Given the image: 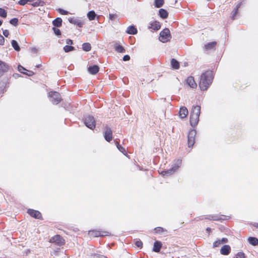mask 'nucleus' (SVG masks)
Returning a JSON list of instances; mask_svg holds the SVG:
<instances>
[{
  "instance_id": "6e6d98bb",
  "label": "nucleus",
  "mask_w": 258,
  "mask_h": 258,
  "mask_svg": "<svg viewBox=\"0 0 258 258\" xmlns=\"http://www.w3.org/2000/svg\"><path fill=\"white\" fill-rule=\"evenodd\" d=\"M66 43L68 44V45H71L73 44V41L72 39H67L66 40Z\"/></svg>"
},
{
  "instance_id": "423d86ee",
  "label": "nucleus",
  "mask_w": 258,
  "mask_h": 258,
  "mask_svg": "<svg viewBox=\"0 0 258 258\" xmlns=\"http://www.w3.org/2000/svg\"><path fill=\"white\" fill-rule=\"evenodd\" d=\"M12 69V67L8 63L0 60V78L3 77L5 73H7Z\"/></svg>"
},
{
  "instance_id": "dca6fc26",
  "label": "nucleus",
  "mask_w": 258,
  "mask_h": 258,
  "mask_svg": "<svg viewBox=\"0 0 258 258\" xmlns=\"http://www.w3.org/2000/svg\"><path fill=\"white\" fill-rule=\"evenodd\" d=\"M188 111L185 106L181 107L179 111V116L181 118H184L186 117Z\"/></svg>"
},
{
  "instance_id": "cd10ccee",
  "label": "nucleus",
  "mask_w": 258,
  "mask_h": 258,
  "mask_svg": "<svg viewBox=\"0 0 258 258\" xmlns=\"http://www.w3.org/2000/svg\"><path fill=\"white\" fill-rule=\"evenodd\" d=\"M150 27L152 28L154 30H158L161 28V25L160 22L158 21H155L151 23Z\"/></svg>"
},
{
  "instance_id": "603ef678",
  "label": "nucleus",
  "mask_w": 258,
  "mask_h": 258,
  "mask_svg": "<svg viewBox=\"0 0 258 258\" xmlns=\"http://www.w3.org/2000/svg\"><path fill=\"white\" fill-rule=\"evenodd\" d=\"M130 58V56L129 55L126 54L123 56L122 59L123 61H126L129 60Z\"/></svg>"
},
{
  "instance_id": "393cba45",
  "label": "nucleus",
  "mask_w": 258,
  "mask_h": 258,
  "mask_svg": "<svg viewBox=\"0 0 258 258\" xmlns=\"http://www.w3.org/2000/svg\"><path fill=\"white\" fill-rule=\"evenodd\" d=\"M171 65L173 69L177 70L179 68L180 65L179 62L174 58L171 60Z\"/></svg>"
},
{
  "instance_id": "20e7f679",
  "label": "nucleus",
  "mask_w": 258,
  "mask_h": 258,
  "mask_svg": "<svg viewBox=\"0 0 258 258\" xmlns=\"http://www.w3.org/2000/svg\"><path fill=\"white\" fill-rule=\"evenodd\" d=\"M50 101L53 104H57L61 101L60 94L56 91H51L48 93Z\"/></svg>"
},
{
  "instance_id": "680f3d73",
  "label": "nucleus",
  "mask_w": 258,
  "mask_h": 258,
  "mask_svg": "<svg viewBox=\"0 0 258 258\" xmlns=\"http://www.w3.org/2000/svg\"><path fill=\"white\" fill-rule=\"evenodd\" d=\"M206 231L207 232H208L209 233L211 231V229L209 227H208L206 229Z\"/></svg>"
},
{
  "instance_id": "3c124183",
  "label": "nucleus",
  "mask_w": 258,
  "mask_h": 258,
  "mask_svg": "<svg viewBox=\"0 0 258 258\" xmlns=\"http://www.w3.org/2000/svg\"><path fill=\"white\" fill-rule=\"evenodd\" d=\"M93 258H107V257L103 255H101V254H94L93 255Z\"/></svg>"
},
{
  "instance_id": "052dcab7",
  "label": "nucleus",
  "mask_w": 258,
  "mask_h": 258,
  "mask_svg": "<svg viewBox=\"0 0 258 258\" xmlns=\"http://www.w3.org/2000/svg\"><path fill=\"white\" fill-rule=\"evenodd\" d=\"M13 76L15 78H17L20 76V75L19 74L17 73L14 74Z\"/></svg>"
},
{
  "instance_id": "5701e85b",
  "label": "nucleus",
  "mask_w": 258,
  "mask_h": 258,
  "mask_svg": "<svg viewBox=\"0 0 258 258\" xmlns=\"http://www.w3.org/2000/svg\"><path fill=\"white\" fill-rule=\"evenodd\" d=\"M62 20L60 18H56L52 21V25L54 27H60L62 25Z\"/></svg>"
},
{
  "instance_id": "4d7b16f0",
  "label": "nucleus",
  "mask_w": 258,
  "mask_h": 258,
  "mask_svg": "<svg viewBox=\"0 0 258 258\" xmlns=\"http://www.w3.org/2000/svg\"><path fill=\"white\" fill-rule=\"evenodd\" d=\"M3 34L5 37H8L9 35V31L8 30H5L3 31Z\"/></svg>"
},
{
  "instance_id": "c9c22d12",
  "label": "nucleus",
  "mask_w": 258,
  "mask_h": 258,
  "mask_svg": "<svg viewBox=\"0 0 258 258\" xmlns=\"http://www.w3.org/2000/svg\"><path fill=\"white\" fill-rule=\"evenodd\" d=\"M63 50L65 52H69L70 51H72L75 50V48L74 46L71 45H65L63 48Z\"/></svg>"
},
{
  "instance_id": "ea45409f",
  "label": "nucleus",
  "mask_w": 258,
  "mask_h": 258,
  "mask_svg": "<svg viewBox=\"0 0 258 258\" xmlns=\"http://www.w3.org/2000/svg\"><path fill=\"white\" fill-rule=\"evenodd\" d=\"M44 4V2L42 1L38 0L32 4V6L33 7H38L39 6H43Z\"/></svg>"
},
{
  "instance_id": "a19ab883",
  "label": "nucleus",
  "mask_w": 258,
  "mask_h": 258,
  "mask_svg": "<svg viewBox=\"0 0 258 258\" xmlns=\"http://www.w3.org/2000/svg\"><path fill=\"white\" fill-rule=\"evenodd\" d=\"M52 30H53V31L54 32V33L55 34V35H56L57 36H59L61 35V31L57 28H56V27H53L52 28Z\"/></svg>"
},
{
  "instance_id": "473e14b6",
  "label": "nucleus",
  "mask_w": 258,
  "mask_h": 258,
  "mask_svg": "<svg viewBox=\"0 0 258 258\" xmlns=\"http://www.w3.org/2000/svg\"><path fill=\"white\" fill-rule=\"evenodd\" d=\"M164 4V0H154V6L156 8H159L163 6Z\"/></svg>"
},
{
  "instance_id": "4be33fe9",
  "label": "nucleus",
  "mask_w": 258,
  "mask_h": 258,
  "mask_svg": "<svg viewBox=\"0 0 258 258\" xmlns=\"http://www.w3.org/2000/svg\"><path fill=\"white\" fill-rule=\"evenodd\" d=\"M159 15L163 19H165L168 17V12L164 9L159 10Z\"/></svg>"
},
{
  "instance_id": "7ed1b4c3",
  "label": "nucleus",
  "mask_w": 258,
  "mask_h": 258,
  "mask_svg": "<svg viewBox=\"0 0 258 258\" xmlns=\"http://www.w3.org/2000/svg\"><path fill=\"white\" fill-rule=\"evenodd\" d=\"M171 37L169 29L168 28H165L160 32L159 39L161 42L166 43L170 41Z\"/></svg>"
},
{
  "instance_id": "6e6552de",
  "label": "nucleus",
  "mask_w": 258,
  "mask_h": 258,
  "mask_svg": "<svg viewBox=\"0 0 258 258\" xmlns=\"http://www.w3.org/2000/svg\"><path fill=\"white\" fill-rule=\"evenodd\" d=\"M49 242L51 243H54L58 246H62L64 244V239L59 235H56L53 237H52Z\"/></svg>"
},
{
  "instance_id": "9d476101",
  "label": "nucleus",
  "mask_w": 258,
  "mask_h": 258,
  "mask_svg": "<svg viewBox=\"0 0 258 258\" xmlns=\"http://www.w3.org/2000/svg\"><path fill=\"white\" fill-rule=\"evenodd\" d=\"M89 234L94 237L108 236L110 234V233L109 232L102 231L99 230L89 231Z\"/></svg>"
},
{
  "instance_id": "1a4fd4ad",
  "label": "nucleus",
  "mask_w": 258,
  "mask_h": 258,
  "mask_svg": "<svg viewBox=\"0 0 258 258\" xmlns=\"http://www.w3.org/2000/svg\"><path fill=\"white\" fill-rule=\"evenodd\" d=\"M104 138L107 142H110L112 139V131L110 127L106 125L103 132Z\"/></svg>"
},
{
  "instance_id": "f3484780",
  "label": "nucleus",
  "mask_w": 258,
  "mask_h": 258,
  "mask_svg": "<svg viewBox=\"0 0 258 258\" xmlns=\"http://www.w3.org/2000/svg\"><path fill=\"white\" fill-rule=\"evenodd\" d=\"M231 251V247L228 245H223L221 249L220 253L223 255H228Z\"/></svg>"
},
{
  "instance_id": "f03ea898",
  "label": "nucleus",
  "mask_w": 258,
  "mask_h": 258,
  "mask_svg": "<svg viewBox=\"0 0 258 258\" xmlns=\"http://www.w3.org/2000/svg\"><path fill=\"white\" fill-rule=\"evenodd\" d=\"M201 113V106L199 105L193 106L190 115V124L192 127H195L199 121V116Z\"/></svg>"
},
{
  "instance_id": "5fc2aeb1",
  "label": "nucleus",
  "mask_w": 258,
  "mask_h": 258,
  "mask_svg": "<svg viewBox=\"0 0 258 258\" xmlns=\"http://www.w3.org/2000/svg\"><path fill=\"white\" fill-rule=\"evenodd\" d=\"M27 71L28 73L26 72V74H25L27 75L28 76L31 77V76H32L34 74V72L31 71L27 70Z\"/></svg>"
},
{
  "instance_id": "c03bdc74",
  "label": "nucleus",
  "mask_w": 258,
  "mask_h": 258,
  "mask_svg": "<svg viewBox=\"0 0 258 258\" xmlns=\"http://www.w3.org/2000/svg\"><path fill=\"white\" fill-rule=\"evenodd\" d=\"M207 219L209 220H214V221H218L220 220L219 218H218V216L216 215H210Z\"/></svg>"
},
{
  "instance_id": "c756f323",
  "label": "nucleus",
  "mask_w": 258,
  "mask_h": 258,
  "mask_svg": "<svg viewBox=\"0 0 258 258\" xmlns=\"http://www.w3.org/2000/svg\"><path fill=\"white\" fill-rule=\"evenodd\" d=\"M11 44L12 47L16 51H19L20 50V47L16 40H13L11 41Z\"/></svg>"
},
{
  "instance_id": "39448f33",
  "label": "nucleus",
  "mask_w": 258,
  "mask_h": 258,
  "mask_svg": "<svg viewBox=\"0 0 258 258\" xmlns=\"http://www.w3.org/2000/svg\"><path fill=\"white\" fill-rule=\"evenodd\" d=\"M84 124L91 130H94L96 127V121L93 116H87L84 119Z\"/></svg>"
},
{
  "instance_id": "a18cd8bd",
  "label": "nucleus",
  "mask_w": 258,
  "mask_h": 258,
  "mask_svg": "<svg viewBox=\"0 0 258 258\" xmlns=\"http://www.w3.org/2000/svg\"><path fill=\"white\" fill-rule=\"evenodd\" d=\"M18 71L21 73H22V74H26V72H23V71H27L25 68H24L23 66H22L21 65L19 64L18 67Z\"/></svg>"
},
{
  "instance_id": "338daca9",
  "label": "nucleus",
  "mask_w": 258,
  "mask_h": 258,
  "mask_svg": "<svg viewBox=\"0 0 258 258\" xmlns=\"http://www.w3.org/2000/svg\"><path fill=\"white\" fill-rule=\"evenodd\" d=\"M255 226L258 227V224H257V226L255 225Z\"/></svg>"
},
{
  "instance_id": "4468645a",
  "label": "nucleus",
  "mask_w": 258,
  "mask_h": 258,
  "mask_svg": "<svg viewBox=\"0 0 258 258\" xmlns=\"http://www.w3.org/2000/svg\"><path fill=\"white\" fill-rule=\"evenodd\" d=\"M8 78L6 77L0 81V94H3L6 91V87L7 84L8 83Z\"/></svg>"
},
{
  "instance_id": "72a5a7b5",
  "label": "nucleus",
  "mask_w": 258,
  "mask_h": 258,
  "mask_svg": "<svg viewBox=\"0 0 258 258\" xmlns=\"http://www.w3.org/2000/svg\"><path fill=\"white\" fill-rule=\"evenodd\" d=\"M115 142V144L116 146V147L118 149V150L121 152L122 153H123L124 155L126 154V151L124 148L121 146L119 143L117 141H114Z\"/></svg>"
},
{
  "instance_id": "58836bf2",
  "label": "nucleus",
  "mask_w": 258,
  "mask_h": 258,
  "mask_svg": "<svg viewBox=\"0 0 258 258\" xmlns=\"http://www.w3.org/2000/svg\"><path fill=\"white\" fill-rule=\"evenodd\" d=\"M35 0H20L18 2V4L21 6H24L26 4H27L28 2H32L34 1Z\"/></svg>"
},
{
  "instance_id": "aec40b11",
  "label": "nucleus",
  "mask_w": 258,
  "mask_h": 258,
  "mask_svg": "<svg viewBox=\"0 0 258 258\" xmlns=\"http://www.w3.org/2000/svg\"><path fill=\"white\" fill-rule=\"evenodd\" d=\"M182 163V160L181 159H177L174 161V163L172 165L171 168L175 172L176 171L178 168L180 166Z\"/></svg>"
},
{
  "instance_id": "ddd939ff",
  "label": "nucleus",
  "mask_w": 258,
  "mask_h": 258,
  "mask_svg": "<svg viewBox=\"0 0 258 258\" xmlns=\"http://www.w3.org/2000/svg\"><path fill=\"white\" fill-rule=\"evenodd\" d=\"M87 70L90 74L94 75L99 71V67L96 64L89 66L87 68Z\"/></svg>"
},
{
  "instance_id": "37998d69",
  "label": "nucleus",
  "mask_w": 258,
  "mask_h": 258,
  "mask_svg": "<svg viewBox=\"0 0 258 258\" xmlns=\"http://www.w3.org/2000/svg\"><path fill=\"white\" fill-rule=\"evenodd\" d=\"M154 230L157 233H162L165 231L163 228L160 227L155 228Z\"/></svg>"
},
{
  "instance_id": "49530a36",
  "label": "nucleus",
  "mask_w": 258,
  "mask_h": 258,
  "mask_svg": "<svg viewBox=\"0 0 258 258\" xmlns=\"http://www.w3.org/2000/svg\"><path fill=\"white\" fill-rule=\"evenodd\" d=\"M58 12L61 15H68L69 14V12L66 11V10H64L62 9H61V8H59L58 9Z\"/></svg>"
},
{
  "instance_id": "412c9836",
  "label": "nucleus",
  "mask_w": 258,
  "mask_h": 258,
  "mask_svg": "<svg viewBox=\"0 0 258 258\" xmlns=\"http://www.w3.org/2000/svg\"><path fill=\"white\" fill-rule=\"evenodd\" d=\"M182 163V160L181 159H177L174 161V163L172 165L171 168L175 172L176 171L178 168L180 166Z\"/></svg>"
},
{
  "instance_id": "2eb2a0df",
  "label": "nucleus",
  "mask_w": 258,
  "mask_h": 258,
  "mask_svg": "<svg viewBox=\"0 0 258 258\" xmlns=\"http://www.w3.org/2000/svg\"><path fill=\"white\" fill-rule=\"evenodd\" d=\"M186 83L192 88H196L197 87V84L192 76H189L187 78Z\"/></svg>"
},
{
  "instance_id": "2f4dec72",
  "label": "nucleus",
  "mask_w": 258,
  "mask_h": 258,
  "mask_svg": "<svg viewBox=\"0 0 258 258\" xmlns=\"http://www.w3.org/2000/svg\"><path fill=\"white\" fill-rule=\"evenodd\" d=\"M96 14L94 11H90L87 14V17L89 20H94L95 19Z\"/></svg>"
},
{
  "instance_id": "f8f14e48",
  "label": "nucleus",
  "mask_w": 258,
  "mask_h": 258,
  "mask_svg": "<svg viewBox=\"0 0 258 258\" xmlns=\"http://www.w3.org/2000/svg\"><path fill=\"white\" fill-rule=\"evenodd\" d=\"M68 20L70 23L76 25L80 28L82 27L84 24V22L82 20L75 17H70L68 19Z\"/></svg>"
},
{
  "instance_id": "13d9d810",
  "label": "nucleus",
  "mask_w": 258,
  "mask_h": 258,
  "mask_svg": "<svg viewBox=\"0 0 258 258\" xmlns=\"http://www.w3.org/2000/svg\"><path fill=\"white\" fill-rule=\"evenodd\" d=\"M221 244L226 243L228 242V239L226 238H222L221 240H220Z\"/></svg>"
},
{
  "instance_id": "69168bd1",
  "label": "nucleus",
  "mask_w": 258,
  "mask_h": 258,
  "mask_svg": "<svg viewBox=\"0 0 258 258\" xmlns=\"http://www.w3.org/2000/svg\"><path fill=\"white\" fill-rule=\"evenodd\" d=\"M177 2V0H176V1H175V3H176Z\"/></svg>"
},
{
  "instance_id": "0e129e2a",
  "label": "nucleus",
  "mask_w": 258,
  "mask_h": 258,
  "mask_svg": "<svg viewBox=\"0 0 258 258\" xmlns=\"http://www.w3.org/2000/svg\"><path fill=\"white\" fill-rule=\"evenodd\" d=\"M41 66V64H38L36 66V68H39L40 66Z\"/></svg>"
},
{
  "instance_id": "6ab92c4d",
  "label": "nucleus",
  "mask_w": 258,
  "mask_h": 258,
  "mask_svg": "<svg viewBox=\"0 0 258 258\" xmlns=\"http://www.w3.org/2000/svg\"><path fill=\"white\" fill-rule=\"evenodd\" d=\"M126 32L128 34L135 35L138 33V30L134 25H131L127 27Z\"/></svg>"
},
{
  "instance_id": "f704fd0d",
  "label": "nucleus",
  "mask_w": 258,
  "mask_h": 258,
  "mask_svg": "<svg viewBox=\"0 0 258 258\" xmlns=\"http://www.w3.org/2000/svg\"><path fill=\"white\" fill-rule=\"evenodd\" d=\"M82 49L84 51H89L91 49V45L89 43H84L82 44Z\"/></svg>"
},
{
  "instance_id": "de8ad7c7",
  "label": "nucleus",
  "mask_w": 258,
  "mask_h": 258,
  "mask_svg": "<svg viewBox=\"0 0 258 258\" xmlns=\"http://www.w3.org/2000/svg\"><path fill=\"white\" fill-rule=\"evenodd\" d=\"M236 258H245V254L242 251L238 252Z\"/></svg>"
},
{
  "instance_id": "9b49d317",
  "label": "nucleus",
  "mask_w": 258,
  "mask_h": 258,
  "mask_svg": "<svg viewBox=\"0 0 258 258\" xmlns=\"http://www.w3.org/2000/svg\"><path fill=\"white\" fill-rule=\"evenodd\" d=\"M28 214L30 215L31 217L37 219H41L42 215L40 212L37 210H33V209H28L27 211Z\"/></svg>"
},
{
  "instance_id": "e2e57ef3",
  "label": "nucleus",
  "mask_w": 258,
  "mask_h": 258,
  "mask_svg": "<svg viewBox=\"0 0 258 258\" xmlns=\"http://www.w3.org/2000/svg\"><path fill=\"white\" fill-rule=\"evenodd\" d=\"M2 24H3V21L0 20V26L2 25Z\"/></svg>"
},
{
  "instance_id": "09e8293b",
  "label": "nucleus",
  "mask_w": 258,
  "mask_h": 258,
  "mask_svg": "<svg viewBox=\"0 0 258 258\" xmlns=\"http://www.w3.org/2000/svg\"><path fill=\"white\" fill-rule=\"evenodd\" d=\"M109 19L111 21H114L117 18V15L116 14H110L109 15Z\"/></svg>"
},
{
  "instance_id": "8fccbe9b",
  "label": "nucleus",
  "mask_w": 258,
  "mask_h": 258,
  "mask_svg": "<svg viewBox=\"0 0 258 258\" xmlns=\"http://www.w3.org/2000/svg\"><path fill=\"white\" fill-rule=\"evenodd\" d=\"M221 244L220 240H218L213 243V247H219Z\"/></svg>"
},
{
  "instance_id": "0eeeda50",
  "label": "nucleus",
  "mask_w": 258,
  "mask_h": 258,
  "mask_svg": "<svg viewBox=\"0 0 258 258\" xmlns=\"http://www.w3.org/2000/svg\"><path fill=\"white\" fill-rule=\"evenodd\" d=\"M196 131L195 130H190L187 136L188 147H192L195 143V136L196 135Z\"/></svg>"
},
{
  "instance_id": "b1692460",
  "label": "nucleus",
  "mask_w": 258,
  "mask_h": 258,
  "mask_svg": "<svg viewBox=\"0 0 258 258\" xmlns=\"http://www.w3.org/2000/svg\"><path fill=\"white\" fill-rule=\"evenodd\" d=\"M217 42L216 41H213L211 42L208 43L205 45V47L206 50H209L214 49L216 47Z\"/></svg>"
},
{
  "instance_id": "e433bc0d",
  "label": "nucleus",
  "mask_w": 258,
  "mask_h": 258,
  "mask_svg": "<svg viewBox=\"0 0 258 258\" xmlns=\"http://www.w3.org/2000/svg\"><path fill=\"white\" fill-rule=\"evenodd\" d=\"M18 22L19 20L18 18H14L10 20V23L14 26H17L18 25Z\"/></svg>"
},
{
  "instance_id": "a211bd4d",
  "label": "nucleus",
  "mask_w": 258,
  "mask_h": 258,
  "mask_svg": "<svg viewBox=\"0 0 258 258\" xmlns=\"http://www.w3.org/2000/svg\"><path fill=\"white\" fill-rule=\"evenodd\" d=\"M162 244L159 241H156L154 243L153 251L156 252H159L162 247Z\"/></svg>"
},
{
  "instance_id": "79ce46f5",
  "label": "nucleus",
  "mask_w": 258,
  "mask_h": 258,
  "mask_svg": "<svg viewBox=\"0 0 258 258\" xmlns=\"http://www.w3.org/2000/svg\"><path fill=\"white\" fill-rule=\"evenodd\" d=\"M135 244L136 246L140 248H142L143 247V242L140 239L136 240L135 242Z\"/></svg>"
},
{
  "instance_id": "bf43d9fd",
  "label": "nucleus",
  "mask_w": 258,
  "mask_h": 258,
  "mask_svg": "<svg viewBox=\"0 0 258 258\" xmlns=\"http://www.w3.org/2000/svg\"><path fill=\"white\" fill-rule=\"evenodd\" d=\"M31 52L34 53H36L37 52V49L35 47L31 48Z\"/></svg>"
},
{
  "instance_id": "4c0bfd02",
  "label": "nucleus",
  "mask_w": 258,
  "mask_h": 258,
  "mask_svg": "<svg viewBox=\"0 0 258 258\" xmlns=\"http://www.w3.org/2000/svg\"><path fill=\"white\" fill-rule=\"evenodd\" d=\"M7 16V11L3 9L0 8V17L5 18Z\"/></svg>"
},
{
  "instance_id": "864d4df0",
  "label": "nucleus",
  "mask_w": 258,
  "mask_h": 258,
  "mask_svg": "<svg viewBox=\"0 0 258 258\" xmlns=\"http://www.w3.org/2000/svg\"><path fill=\"white\" fill-rule=\"evenodd\" d=\"M4 42H5V38L1 34H0V45H4Z\"/></svg>"
},
{
  "instance_id": "f257e3e1",
  "label": "nucleus",
  "mask_w": 258,
  "mask_h": 258,
  "mask_svg": "<svg viewBox=\"0 0 258 258\" xmlns=\"http://www.w3.org/2000/svg\"><path fill=\"white\" fill-rule=\"evenodd\" d=\"M214 78L212 71H207L202 74L199 82V87L201 90L206 91L211 85Z\"/></svg>"
},
{
  "instance_id": "c85d7f7f",
  "label": "nucleus",
  "mask_w": 258,
  "mask_h": 258,
  "mask_svg": "<svg viewBox=\"0 0 258 258\" xmlns=\"http://www.w3.org/2000/svg\"><path fill=\"white\" fill-rule=\"evenodd\" d=\"M248 241L253 246H256L258 244V239L254 237H249L248 238Z\"/></svg>"
},
{
  "instance_id": "7c9ffc66",
  "label": "nucleus",
  "mask_w": 258,
  "mask_h": 258,
  "mask_svg": "<svg viewBox=\"0 0 258 258\" xmlns=\"http://www.w3.org/2000/svg\"><path fill=\"white\" fill-rule=\"evenodd\" d=\"M174 172V171L171 168H170L169 169L165 170L162 171L161 172V174L163 176H169V175H170L172 174Z\"/></svg>"
},
{
  "instance_id": "a878e982",
  "label": "nucleus",
  "mask_w": 258,
  "mask_h": 258,
  "mask_svg": "<svg viewBox=\"0 0 258 258\" xmlns=\"http://www.w3.org/2000/svg\"><path fill=\"white\" fill-rule=\"evenodd\" d=\"M241 5V3H238L237 5V6H236V7L233 9V10L232 12V17H231L232 20L235 19V17H236V16L237 15V14L238 13V9L240 7Z\"/></svg>"
},
{
  "instance_id": "bb28decb",
  "label": "nucleus",
  "mask_w": 258,
  "mask_h": 258,
  "mask_svg": "<svg viewBox=\"0 0 258 258\" xmlns=\"http://www.w3.org/2000/svg\"><path fill=\"white\" fill-rule=\"evenodd\" d=\"M114 49L115 51L119 53H124L125 52L124 48L117 43H115Z\"/></svg>"
}]
</instances>
